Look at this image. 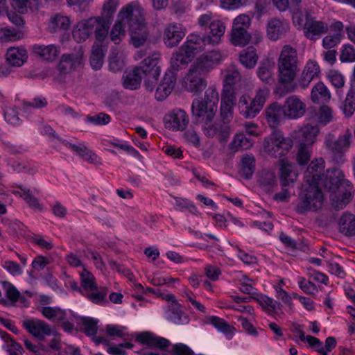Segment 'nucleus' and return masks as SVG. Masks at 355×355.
<instances>
[{
	"instance_id": "f257e3e1",
	"label": "nucleus",
	"mask_w": 355,
	"mask_h": 355,
	"mask_svg": "<svg viewBox=\"0 0 355 355\" xmlns=\"http://www.w3.org/2000/svg\"><path fill=\"white\" fill-rule=\"evenodd\" d=\"M298 55L297 50L291 45H284L277 60L279 85L275 93L279 97L294 91L292 83L298 71Z\"/></svg>"
},
{
	"instance_id": "f03ea898",
	"label": "nucleus",
	"mask_w": 355,
	"mask_h": 355,
	"mask_svg": "<svg viewBox=\"0 0 355 355\" xmlns=\"http://www.w3.org/2000/svg\"><path fill=\"white\" fill-rule=\"evenodd\" d=\"M319 184L310 182V180L307 179L306 184L299 193L298 202L295 209L297 213L316 211L322 207L324 196Z\"/></svg>"
},
{
	"instance_id": "7ed1b4c3",
	"label": "nucleus",
	"mask_w": 355,
	"mask_h": 355,
	"mask_svg": "<svg viewBox=\"0 0 355 355\" xmlns=\"http://www.w3.org/2000/svg\"><path fill=\"white\" fill-rule=\"evenodd\" d=\"M216 111L217 110L205 105L202 102H198V98L193 101L191 112L193 122L196 124L201 125L204 135L209 138H214L216 136V126H214V123H213Z\"/></svg>"
},
{
	"instance_id": "20e7f679",
	"label": "nucleus",
	"mask_w": 355,
	"mask_h": 355,
	"mask_svg": "<svg viewBox=\"0 0 355 355\" xmlns=\"http://www.w3.org/2000/svg\"><path fill=\"white\" fill-rule=\"evenodd\" d=\"M352 141V135L349 129L345 133L336 137L333 133H329L324 139V146L327 154L337 164L345 161L344 156L349 150Z\"/></svg>"
},
{
	"instance_id": "39448f33",
	"label": "nucleus",
	"mask_w": 355,
	"mask_h": 355,
	"mask_svg": "<svg viewBox=\"0 0 355 355\" xmlns=\"http://www.w3.org/2000/svg\"><path fill=\"white\" fill-rule=\"evenodd\" d=\"M293 146V139L291 137H284L281 131L277 130H273L266 137L263 144L264 151L275 158L285 156Z\"/></svg>"
},
{
	"instance_id": "423d86ee",
	"label": "nucleus",
	"mask_w": 355,
	"mask_h": 355,
	"mask_svg": "<svg viewBox=\"0 0 355 355\" xmlns=\"http://www.w3.org/2000/svg\"><path fill=\"white\" fill-rule=\"evenodd\" d=\"M267 94L266 89H259L254 98L243 95L238 104L240 114L246 119L255 117L263 108Z\"/></svg>"
},
{
	"instance_id": "0eeeda50",
	"label": "nucleus",
	"mask_w": 355,
	"mask_h": 355,
	"mask_svg": "<svg viewBox=\"0 0 355 355\" xmlns=\"http://www.w3.org/2000/svg\"><path fill=\"white\" fill-rule=\"evenodd\" d=\"M320 182L324 189L331 193L343 188L349 189V187L352 185L348 180L345 178L343 171L337 168L328 170L326 175H322Z\"/></svg>"
},
{
	"instance_id": "6e6552de",
	"label": "nucleus",
	"mask_w": 355,
	"mask_h": 355,
	"mask_svg": "<svg viewBox=\"0 0 355 355\" xmlns=\"http://www.w3.org/2000/svg\"><path fill=\"white\" fill-rule=\"evenodd\" d=\"M233 106L230 104L220 103V120L214 122V126H216V136L219 142H225L230 137L231 128L230 123L233 119Z\"/></svg>"
},
{
	"instance_id": "1a4fd4ad",
	"label": "nucleus",
	"mask_w": 355,
	"mask_h": 355,
	"mask_svg": "<svg viewBox=\"0 0 355 355\" xmlns=\"http://www.w3.org/2000/svg\"><path fill=\"white\" fill-rule=\"evenodd\" d=\"M119 19L123 25L128 28L135 27L137 25L146 24L144 9L136 4L129 3L122 8L119 13Z\"/></svg>"
},
{
	"instance_id": "9d476101",
	"label": "nucleus",
	"mask_w": 355,
	"mask_h": 355,
	"mask_svg": "<svg viewBox=\"0 0 355 355\" xmlns=\"http://www.w3.org/2000/svg\"><path fill=\"white\" fill-rule=\"evenodd\" d=\"M195 56L190 48L186 46H180L178 51L173 53L170 60V67L167 71L173 72L176 76V73L185 69L189 63H190Z\"/></svg>"
},
{
	"instance_id": "9b49d317",
	"label": "nucleus",
	"mask_w": 355,
	"mask_h": 355,
	"mask_svg": "<svg viewBox=\"0 0 355 355\" xmlns=\"http://www.w3.org/2000/svg\"><path fill=\"white\" fill-rule=\"evenodd\" d=\"M222 58L219 51L214 50L199 56L191 66L202 74L208 73Z\"/></svg>"
},
{
	"instance_id": "f8f14e48",
	"label": "nucleus",
	"mask_w": 355,
	"mask_h": 355,
	"mask_svg": "<svg viewBox=\"0 0 355 355\" xmlns=\"http://www.w3.org/2000/svg\"><path fill=\"white\" fill-rule=\"evenodd\" d=\"M222 58L219 51L214 50L199 56L191 66L202 74L208 73Z\"/></svg>"
},
{
	"instance_id": "ddd939ff",
	"label": "nucleus",
	"mask_w": 355,
	"mask_h": 355,
	"mask_svg": "<svg viewBox=\"0 0 355 355\" xmlns=\"http://www.w3.org/2000/svg\"><path fill=\"white\" fill-rule=\"evenodd\" d=\"M222 58L219 51L214 50L199 56L191 66L202 74L208 73Z\"/></svg>"
},
{
	"instance_id": "4468645a",
	"label": "nucleus",
	"mask_w": 355,
	"mask_h": 355,
	"mask_svg": "<svg viewBox=\"0 0 355 355\" xmlns=\"http://www.w3.org/2000/svg\"><path fill=\"white\" fill-rule=\"evenodd\" d=\"M205 76L191 66L184 78L186 89L195 94L202 91L207 85Z\"/></svg>"
},
{
	"instance_id": "2eb2a0df",
	"label": "nucleus",
	"mask_w": 355,
	"mask_h": 355,
	"mask_svg": "<svg viewBox=\"0 0 355 355\" xmlns=\"http://www.w3.org/2000/svg\"><path fill=\"white\" fill-rule=\"evenodd\" d=\"M166 128L172 130H184L189 123V116L182 110H174L164 116Z\"/></svg>"
},
{
	"instance_id": "dca6fc26",
	"label": "nucleus",
	"mask_w": 355,
	"mask_h": 355,
	"mask_svg": "<svg viewBox=\"0 0 355 355\" xmlns=\"http://www.w3.org/2000/svg\"><path fill=\"white\" fill-rule=\"evenodd\" d=\"M278 162L279 165V180L281 187H293L298 176V172L295 169V166L284 159H279Z\"/></svg>"
},
{
	"instance_id": "f3484780",
	"label": "nucleus",
	"mask_w": 355,
	"mask_h": 355,
	"mask_svg": "<svg viewBox=\"0 0 355 355\" xmlns=\"http://www.w3.org/2000/svg\"><path fill=\"white\" fill-rule=\"evenodd\" d=\"M320 74V68L318 64L312 60H309L304 65L297 80V84L302 88L308 87L311 82Z\"/></svg>"
},
{
	"instance_id": "a211bd4d",
	"label": "nucleus",
	"mask_w": 355,
	"mask_h": 355,
	"mask_svg": "<svg viewBox=\"0 0 355 355\" xmlns=\"http://www.w3.org/2000/svg\"><path fill=\"white\" fill-rule=\"evenodd\" d=\"M319 132L318 125H306L294 132V138L298 145L311 146L315 141Z\"/></svg>"
},
{
	"instance_id": "6ab92c4d",
	"label": "nucleus",
	"mask_w": 355,
	"mask_h": 355,
	"mask_svg": "<svg viewBox=\"0 0 355 355\" xmlns=\"http://www.w3.org/2000/svg\"><path fill=\"white\" fill-rule=\"evenodd\" d=\"M284 114L288 119L302 117L306 112L305 104L296 96L287 98L284 104Z\"/></svg>"
},
{
	"instance_id": "aec40b11",
	"label": "nucleus",
	"mask_w": 355,
	"mask_h": 355,
	"mask_svg": "<svg viewBox=\"0 0 355 355\" xmlns=\"http://www.w3.org/2000/svg\"><path fill=\"white\" fill-rule=\"evenodd\" d=\"M176 82V76L171 71H166L157 85L155 97L157 101L164 100L173 91Z\"/></svg>"
},
{
	"instance_id": "412c9836",
	"label": "nucleus",
	"mask_w": 355,
	"mask_h": 355,
	"mask_svg": "<svg viewBox=\"0 0 355 355\" xmlns=\"http://www.w3.org/2000/svg\"><path fill=\"white\" fill-rule=\"evenodd\" d=\"M23 325L31 334L41 340H44L45 336L51 334L50 325L40 320H26Z\"/></svg>"
},
{
	"instance_id": "4be33fe9",
	"label": "nucleus",
	"mask_w": 355,
	"mask_h": 355,
	"mask_svg": "<svg viewBox=\"0 0 355 355\" xmlns=\"http://www.w3.org/2000/svg\"><path fill=\"white\" fill-rule=\"evenodd\" d=\"M184 36L185 33L180 24H169L164 29L163 40L166 46L173 48L178 46Z\"/></svg>"
},
{
	"instance_id": "5701e85b",
	"label": "nucleus",
	"mask_w": 355,
	"mask_h": 355,
	"mask_svg": "<svg viewBox=\"0 0 355 355\" xmlns=\"http://www.w3.org/2000/svg\"><path fill=\"white\" fill-rule=\"evenodd\" d=\"M135 340L141 344L157 347L160 349H165L171 344L170 341L166 338L156 336L150 331H143L135 335Z\"/></svg>"
},
{
	"instance_id": "b1692460",
	"label": "nucleus",
	"mask_w": 355,
	"mask_h": 355,
	"mask_svg": "<svg viewBox=\"0 0 355 355\" xmlns=\"http://www.w3.org/2000/svg\"><path fill=\"white\" fill-rule=\"evenodd\" d=\"M354 192L353 185H350L349 189L343 188V189L331 193L330 200L332 207L336 210L344 209L352 200Z\"/></svg>"
},
{
	"instance_id": "393cba45",
	"label": "nucleus",
	"mask_w": 355,
	"mask_h": 355,
	"mask_svg": "<svg viewBox=\"0 0 355 355\" xmlns=\"http://www.w3.org/2000/svg\"><path fill=\"white\" fill-rule=\"evenodd\" d=\"M266 117L269 126L275 128L286 116L284 106L278 103H272L265 110Z\"/></svg>"
},
{
	"instance_id": "a878e982",
	"label": "nucleus",
	"mask_w": 355,
	"mask_h": 355,
	"mask_svg": "<svg viewBox=\"0 0 355 355\" xmlns=\"http://www.w3.org/2000/svg\"><path fill=\"white\" fill-rule=\"evenodd\" d=\"M83 53L64 54L58 64V70L62 73H68L81 64Z\"/></svg>"
},
{
	"instance_id": "bb28decb",
	"label": "nucleus",
	"mask_w": 355,
	"mask_h": 355,
	"mask_svg": "<svg viewBox=\"0 0 355 355\" xmlns=\"http://www.w3.org/2000/svg\"><path fill=\"white\" fill-rule=\"evenodd\" d=\"M305 35L310 40H315V36L325 33L328 31L326 24L320 21H316L306 15L304 24Z\"/></svg>"
},
{
	"instance_id": "cd10ccee",
	"label": "nucleus",
	"mask_w": 355,
	"mask_h": 355,
	"mask_svg": "<svg viewBox=\"0 0 355 355\" xmlns=\"http://www.w3.org/2000/svg\"><path fill=\"white\" fill-rule=\"evenodd\" d=\"M128 30L130 35V42L135 47L139 48L145 44L149 35L146 24L137 25Z\"/></svg>"
},
{
	"instance_id": "c85d7f7f",
	"label": "nucleus",
	"mask_w": 355,
	"mask_h": 355,
	"mask_svg": "<svg viewBox=\"0 0 355 355\" xmlns=\"http://www.w3.org/2000/svg\"><path fill=\"white\" fill-rule=\"evenodd\" d=\"M324 168V161L322 158H316L311 161L307 167L306 178L310 180V182L320 184L322 178V171Z\"/></svg>"
},
{
	"instance_id": "c756f323",
	"label": "nucleus",
	"mask_w": 355,
	"mask_h": 355,
	"mask_svg": "<svg viewBox=\"0 0 355 355\" xmlns=\"http://www.w3.org/2000/svg\"><path fill=\"white\" fill-rule=\"evenodd\" d=\"M27 52L24 49L12 47L8 49L6 60L10 66L20 67L27 60Z\"/></svg>"
},
{
	"instance_id": "7c9ffc66",
	"label": "nucleus",
	"mask_w": 355,
	"mask_h": 355,
	"mask_svg": "<svg viewBox=\"0 0 355 355\" xmlns=\"http://www.w3.org/2000/svg\"><path fill=\"white\" fill-rule=\"evenodd\" d=\"M70 25L71 21L68 17L55 14L50 18L48 28L50 33H54L67 31Z\"/></svg>"
},
{
	"instance_id": "2f4dec72",
	"label": "nucleus",
	"mask_w": 355,
	"mask_h": 355,
	"mask_svg": "<svg viewBox=\"0 0 355 355\" xmlns=\"http://www.w3.org/2000/svg\"><path fill=\"white\" fill-rule=\"evenodd\" d=\"M209 28L210 29L209 34L205 35L207 44H216L220 40V37L224 35L225 26L224 24L220 20H215L211 21Z\"/></svg>"
},
{
	"instance_id": "473e14b6",
	"label": "nucleus",
	"mask_w": 355,
	"mask_h": 355,
	"mask_svg": "<svg viewBox=\"0 0 355 355\" xmlns=\"http://www.w3.org/2000/svg\"><path fill=\"white\" fill-rule=\"evenodd\" d=\"M288 26L277 18L271 19L268 24L267 35L272 40H278L282 35L286 33Z\"/></svg>"
},
{
	"instance_id": "72a5a7b5",
	"label": "nucleus",
	"mask_w": 355,
	"mask_h": 355,
	"mask_svg": "<svg viewBox=\"0 0 355 355\" xmlns=\"http://www.w3.org/2000/svg\"><path fill=\"white\" fill-rule=\"evenodd\" d=\"M339 231L346 236L355 235V216L352 214L344 213L338 222Z\"/></svg>"
},
{
	"instance_id": "f704fd0d",
	"label": "nucleus",
	"mask_w": 355,
	"mask_h": 355,
	"mask_svg": "<svg viewBox=\"0 0 355 355\" xmlns=\"http://www.w3.org/2000/svg\"><path fill=\"white\" fill-rule=\"evenodd\" d=\"M33 52L37 56L44 60L53 61L55 60L58 55V48L54 44L34 45Z\"/></svg>"
},
{
	"instance_id": "c9c22d12",
	"label": "nucleus",
	"mask_w": 355,
	"mask_h": 355,
	"mask_svg": "<svg viewBox=\"0 0 355 355\" xmlns=\"http://www.w3.org/2000/svg\"><path fill=\"white\" fill-rule=\"evenodd\" d=\"M259 56L253 46L243 49L239 53V61L247 69H253L257 63Z\"/></svg>"
},
{
	"instance_id": "e433bc0d",
	"label": "nucleus",
	"mask_w": 355,
	"mask_h": 355,
	"mask_svg": "<svg viewBox=\"0 0 355 355\" xmlns=\"http://www.w3.org/2000/svg\"><path fill=\"white\" fill-rule=\"evenodd\" d=\"M331 98V94L327 87L322 83L318 82L312 88L311 99L316 103H324Z\"/></svg>"
},
{
	"instance_id": "4c0bfd02",
	"label": "nucleus",
	"mask_w": 355,
	"mask_h": 355,
	"mask_svg": "<svg viewBox=\"0 0 355 355\" xmlns=\"http://www.w3.org/2000/svg\"><path fill=\"white\" fill-rule=\"evenodd\" d=\"M255 171V159L252 155L246 154L241 160L240 175L246 180L252 178Z\"/></svg>"
},
{
	"instance_id": "58836bf2",
	"label": "nucleus",
	"mask_w": 355,
	"mask_h": 355,
	"mask_svg": "<svg viewBox=\"0 0 355 355\" xmlns=\"http://www.w3.org/2000/svg\"><path fill=\"white\" fill-rule=\"evenodd\" d=\"M253 145V141L244 133L235 135L233 141L230 144L229 148L234 151L248 150Z\"/></svg>"
},
{
	"instance_id": "ea45409f",
	"label": "nucleus",
	"mask_w": 355,
	"mask_h": 355,
	"mask_svg": "<svg viewBox=\"0 0 355 355\" xmlns=\"http://www.w3.org/2000/svg\"><path fill=\"white\" fill-rule=\"evenodd\" d=\"M342 109L346 117H350L355 111V86L351 87L347 94L346 98L343 103Z\"/></svg>"
},
{
	"instance_id": "a19ab883",
	"label": "nucleus",
	"mask_w": 355,
	"mask_h": 355,
	"mask_svg": "<svg viewBox=\"0 0 355 355\" xmlns=\"http://www.w3.org/2000/svg\"><path fill=\"white\" fill-rule=\"evenodd\" d=\"M159 53H155L152 55L148 56L142 61L141 65L139 67H137L138 70L139 71H151L154 69H155L156 71H161V67L159 65Z\"/></svg>"
},
{
	"instance_id": "79ce46f5",
	"label": "nucleus",
	"mask_w": 355,
	"mask_h": 355,
	"mask_svg": "<svg viewBox=\"0 0 355 355\" xmlns=\"http://www.w3.org/2000/svg\"><path fill=\"white\" fill-rule=\"evenodd\" d=\"M259 182L266 192L272 191L277 185L275 173L270 171H262Z\"/></svg>"
},
{
	"instance_id": "37998d69",
	"label": "nucleus",
	"mask_w": 355,
	"mask_h": 355,
	"mask_svg": "<svg viewBox=\"0 0 355 355\" xmlns=\"http://www.w3.org/2000/svg\"><path fill=\"white\" fill-rule=\"evenodd\" d=\"M207 43L205 36L200 37L198 35L191 34L188 36L187 41L182 46H186V48H190L193 53V55L196 56L198 51H201L202 46Z\"/></svg>"
},
{
	"instance_id": "c03bdc74",
	"label": "nucleus",
	"mask_w": 355,
	"mask_h": 355,
	"mask_svg": "<svg viewBox=\"0 0 355 355\" xmlns=\"http://www.w3.org/2000/svg\"><path fill=\"white\" fill-rule=\"evenodd\" d=\"M141 80V73L138 68L135 67L124 77L123 85L127 89H136L140 86Z\"/></svg>"
},
{
	"instance_id": "a18cd8bd",
	"label": "nucleus",
	"mask_w": 355,
	"mask_h": 355,
	"mask_svg": "<svg viewBox=\"0 0 355 355\" xmlns=\"http://www.w3.org/2000/svg\"><path fill=\"white\" fill-rule=\"evenodd\" d=\"M41 312L47 319L58 322L64 320L67 315L66 311L59 307L45 306Z\"/></svg>"
},
{
	"instance_id": "49530a36",
	"label": "nucleus",
	"mask_w": 355,
	"mask_h": 355,
	"mask_svg": "<svg viewBox=\"0 0 355 355\" xmlns=\"http://www.w3.org/2000/svg\"><path fill=\"white\" fill-rule=\"evenodd\" d=\"M142 79H144V85L146 90L153 92L155 87L157 84V80L160 75L161 71H139Z\"/></svg>"
},
{
	"instance_id": "de8ad7c7",
	"label": "nucleus",
	"mask_w": 355,
	"mask_h": 355,
	"mask_svg": "<svg viewBox=\"0 0 355 355\" xmlns=\"http://www.w3.org/2000/svg\"><path fill=\"white\" fill-rule=\"evenodd\" d=\"M104 51L101 46L94 45L90 55V64L94 69H100L104 62Z\"/></svg>"
},
{
	"instance_id": "09e8293b",
	"label": "nucleus",
	"mask_w": 355,
	"mask_h": 355,
	"mask_svg": "<svg viewBox=\"0 0 355 355\" xmlns=\"http://www.w3.org/2000/svg\"><path fill=\"white\" fill-rule=\"evenodd\" d=\"M251 40V35L246 30H233L230 34V41L234 46H245Z\"/></svg>"
},
{
	"instance_id": "8fccbe9b",
	"label": "nucleus",
	"mask_w": 355,
	"mask_h": 355,
	"mask_svg": "<svg viewBox=\"0 0 355 355\" xmlns=\"http://www.w3.org/2000/svg\"><path fill=\"white\" fill-rule=\"evenodd\" d=\"M218 99L219 96L216 89L214 87H209L205 92L204 98H198V102H202L203 105L217 110Z\"/></svg>"
},
{
	"instance_id": "3c124183",
	"label": "nucleus",
	"mask_w": 355,
	"mask_h": 355,
	"mask_svg": "<svg viewBox=\"0 0 355 355\" xmlns=\"http://www.w3.org/2000/svg\"><path fill=\"white\" fill-rule=\"evenodd\" d=\"M257 73L258 77L266 84L271 85L274 83L272 67L269 62H261L257 69Z\"/></svg>"
},
{
	"instance_id": "603ef678",
	"label": "nucleus",
	"mask_w": 355,
	"mask_h": 355,
	"mask_svg": "<svg viewBox=\"0 0 355 355\" xmlns=\"http://www.w3.org/2000/svg\"><path fill=\"white\" fill-rule=\"evenodd\" d=\"M80 320L84 327L83 332L87 336H95L98 331V320L90 317H80Z\"/></svg>"
},
{
	"instance_id": "864d4df0",
	"label": "nucleus",
	"mask_w": 355,
	"mask_h": 355,
	"mask_svg": "<svg viewBox=\"0 0 355 355\" xmlns=\"http://www.w3.org/2000/svg\"><path fill=\"white\" fill-rule=\"evenodd\" d=\"M17 187L22 191L20 197L22 198L31 208L42 210V205L39 203V200L35 198L30 191V189L18 185Z\"/></svg>"
},
{
	"instance_id": "5fc2aeb1",
	"label": "nucleus",
	"mask_w": 355,
	"mask_h": 355,
	"mask_svg": "<svg viewBox=\"0 0 355 355\" xmlns=\"http://www.w3.org/2000/svg\"><path fill=\"white\" fill-rule=\"evenodd\" d=\"M119 6V0H106L103 6L101 18L111 21Z\"/></svg>"
},
{
	"instance_id": "6e6d98bb",
	"label": "nucleus",
	"mask_w": 355,
	"mask_h": 355,
	"mask_svg": "<svg viewBox=\"0 0 355 355\" xmlns=\"http://www.w3.org/2000/svg\"><path fill=\"white\" fill-rule=\"evenodd\" d=\"M241 76L239 71V69L234 64H232L229 67L227 73L225 76V85H230L234 87V85L241 80Z\"/></svg>"
},
{
	"instance_id": "4d7b16f0",
	"label": "nucleus",
	"mask_w": 355,
	"mask_h": 355,
	"mask_svg": "<svg viewBox=\"0 0 355 355\" xmlns=\"http://www.w3.org/2000/svg\"><path fill=\"white\" fill-rule=\"evenodd\" d=\"M81 286L87 290H96L97 286L94 275L87 269L83 268L80 274Z\"/></svg>"
},
{
	"instance_id": "13d9d810",
	"label": "nucleus",
	"mask_w": 355,
	"mask_h": 355,
	"mask_svg": "<svg viewBox=\"0 0 355 355\" xmlns=\"http://www.w3.org/2000/svg\"><path fill=\"white\" fill-rule=\"evenodd\" d=\"M310 147L308 146L298 145V150L296 159L299 165H306L311 159Z\"/></svg>"
},
{
	"instance_id": "bf43d9fd",
	"label": "nucleus",
	"mask_w": 355,
	"mask_h": 355,
	"mask_svg": "<svg viewBox=\"0 0 355 355\" xmlns=\"http://www.w3.org/2000/svg\"><path fill=\"white\" fill-rule=\"evenodd\" d=\"M124 67V61L119 53L112 52L109 58V67L113 72L121 71Z\"/></svg>"
},
{
	"instance_id": "052dcab7",
	"label": "nucleus",
	"mask_w": 355,
	"mask_h": 355,
	"mask_svg": "<svg viewBox=\"0 0 355 355\" xmlns=\"http://www.w3.org/2000/svg\"><path fill=\"white\" fill-rule=\"evenodd\" d=\"M125 31L123 28V24L119 19L114 25L110 33V37L115 44H119L122 37H125Z\"/></svg>"
},
{
	"instance_id": "680f3d73",
	"label": "nucleus",
	"mask_w": 355,
	"mask_h": 355,
	"mask_svg": "<svg viewBox=\"0 0 355 355\" xmlns=\"http://www.w3.org/2000/svg\"><path fill=\"white\" fill-rule=\"evenodd\" d=\"M37 5V0H12V6L18 12L24 14L27 8Z\"/></svg>"
},
{
	"instance_id": "e2e57ef3",
	"label": "nucleus",
	"mask_w": 355,
	"mask_h": 355,
	"mask_svg": "<svg viewBox=\"0 0 355 355\" xmlns=\"http://www.w3.org/2000/svg\"><path fill=\"white\" fill-rule=\"evenodd\" d=\"M250 18L246 15H240L236 17L233 22L232 29L233 30H246L250 25Z\"/></svg>"
},
{
	"instance_id": "0e129e2a",
	"label": "nucleus",
	"mask_w": 355,
	"mask_h": 355,
	"mask_svg": "<svg viewBox=\"0 0 355 355\" xmlns=\"http://www.w3.org/2000/svg\"><path fill=\"white\" fill-rule=\"evenodd\" d=\"M111 21H108L107 19H103L102 18L101 23L98 27L96 28L95 34L96 38L98 41H103L108 34Z\"/></svg>"
},
{
	"instance_id": "69168bd1",
	"label": "nucleus",
	"mask_w": 355,
	"mask_h": 355,
	"mask_svg": "<svg viewBox=\"0 0 355 355\" xmlns=\"http://www.w3.org/2000/svg\"><path fill=\"white\" fill-rule=\"evenodd\" d=\"M236 101L234 87L224 85L221 103L230 104L234 105Z\"/></svg>"
},
{
	"instance_id": "338daca9",
	"label": "nucleus",
	"mask_w": 355,
	"mask_h": 355,
	"mask_svg": "<svg viewBox=\"0 0 355 355\" xmlns=\"http://www.w3.org/2000/svg\"><path fill=\"white\" fill-rule=\"evenodd\" d=\"M340 60L342 62H352L355 61V49L350 45H345L341 51Z\"/></svg>"
},
{
	"instance_id": "774afa93",
	"label": "nucleus",
	"mask_w": 355,
	"mask_h": 355,
	"mask_svg": "<svg viewBox=\"0 0 355 355\" xmlns=\"http://www.w3.org/2000/svg\"><path fill=\"white\" fill-rule=\"evenodd\" d=\"M171 353L173 355H193L192 349L183 343L173 345Z\"/></svg>"
}]
</instances>
